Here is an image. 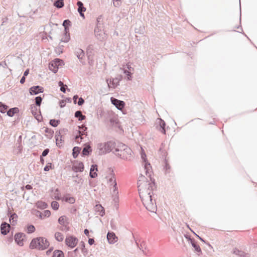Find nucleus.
Here are the masks:
<instances>
[{
	"instance_id": "46",
	"label": "nucleus",
	"mask_w": 257,
	"mask_h": 257,
	"mask_svg": "<svg viewBox=\"0 0 257 257\" xmlns=\"http://www.w3.org/2000/svg\"><path fill=\"white\" fill-rule=\"evenodd\" d=\"M59 190L58 189H56L55 190V192H54V195H55V196H54V198L56 200H59L61 199V198L59 196Z\"/></svg>"
},
{
	"instance_id": "33",
	"label": "nucleus",
	"mask_w": 257,
	"mask_h": 257,
	"mask_svg": "<svg viewBox=\"0 0 257 257\" xmlns=\"http://www.w3.org/2000/svg\"><path fill=\"white\" fill-rule=\"evenodd\" d=\"M71 22L68 20H65L63 22V26L64 27V30L67 34L68 32V27L70 26Z\"/></svg>"
},
{
	"instance_id": "56",
	"label": "nucleus",
	"mask_w": 257,
	"mask_h": 257,
	"mask_svg": "<svg viewBox=\"0 0 257 257\" xmlns=\"http://www.w3.org/2000/svg\"><path fill=\"white\" fill-rule=\"evenodd\" d=\"M48 164H49L50 165H47L46 166H45V167H44V170L45 171H48L50 170V168H51V163H49Z\"/></svg>"
},
{
	"instance_id": "32",
	"label": "nucleus",
	"mask_w": 257,
	"mask_h": 257,
	"mask_svg": "<svg viewBox=\"0 0 257 257\" xmlns=\"http://www.w3.org/2000/svg\"><path fill=\"white\" fill-rule=\"evenodd\" d=\"M95 209L96 211L99 212V214L103 216L104 214V209L101 205H97L95 206Z\"/></svg>"
},
{
	"instance_id": "24",
	"label": "nucleus",
	"mask_w": 257,
	"mask_h": 257,
	"mask_svg": "<svg viewBox=\"0 0 257 257\" xmlns=\"http://www.w3.org/2000/svg\"><path fill=\"white\" fill-rule=\"evenodd\" d=\"M111 185H112L113 187L112 195L115 196L114 198V200H115V199H118V195H117L118 194V190H117L116 182H115L113 183V184H112Z\"/></svg>"
},
{
	"instance_id": "55",
	"label": "nucleus",
	"mask_w": 257,
	"mask_h": 257,
	"mask_svg": "<svg viewBox=\"0 0 257 257\" xmlns=\"http://www.w3.org/2000/svg\"><path fill=\"white\" fill-rule=\"evenodd\" d=\"M110 225H111V228L113 230H115L116 229V226L114 224V219H111V221H110Z\"/></svg>"
},
{
	"instance_id": "37",
	"label": "nucleus",
	"mask_w": 257,
	"mask_h": 257,
	"mask_svg": "<svg viewBox=\"0 0 257 257\" xmlns=\"http://www.w3.org/2000/svg\"><path fill=\"white\" fill-rule=\"evenodd\" d=\"M110 178L108 179V183L110 184V185H111L113 183L116 182L115 178L114 177V173L113 170H111L110 172Z\"/></svg>"
},
{
	"instance_id": "23",
	"label": "nucleus",
	"mask_w": 257,
	"mask_h": 257,
	"mask_svg": "<svg viewBox=\"0 0 257 257\" xmlns=\"http://www.w3.org/2000/svg\"><path fill=\"white\" fill-rule=\"evenodd\" d=\"M66 131V129L63 128L60 130L58 132H57L55 135V139H56V143L57 146H58L59 144V138H60V141H62V136L61 135V134L63 132H65Z\"/></svg>"
},
{
	"instance_id": "42",
	"label": "nucleus",
	"mask_w": 257,
	"mask_h": 257,
	"mask_svg": "<svg viewBox=\"0 0 257 257\" xmlns=\"http://www.w3.org/2000/svg\"><path fill=\"white\" fill-rule=\"evenodd\" d=\"M65 218H66V217L65 216H60L58 220V223L61 225L65 226Z\"/></svg>"
},
{
	"instance_id": "53",
	"label": "nucleus",
	"mask_w": 257,
	"mask_h": 257,
	"mask_svg": "<svg viewBox=\"0 0 257 257\" xmlns=\"http://www.w3.org/2000/svg\"><path fill=\"white\" fill-rule=\"evenodd\" d=\"M49 151H49V149H45V150L43 151V152H42V155H41V157H44L46 156L48 154V153H49Z\"/></svg>"
},
{
	"instance_id": "16",
	"label": "nucleus",
	"mask_w": 257,
	"mask_h": 257,
	"mask_svg": "<svg viewBox=\"0 0 257 257\" xmlns=\"http://www.w3.org/2000/svg\"><path fill=\"white\" fill-rule=\"evenodd\" d=\"M84 52L80 48H76L75 51V55L79 59L80 61L82 63L83 58L84 57Z\"/></svg>"
},
{
	"instance_id": "30",
	"label": "nucleus",
	"mask_w": 257,
	"mask_h": 257,
	"mask_svg": "<svg viewBox=\"0 0 257 257\" xmlns=\"http://www.w3.org/2000/svg\"><path fill=\"white\" fill-rule=\"evenodd\" d=\"M36 206L38 208L44 209L48 207V204L45 202L39 201L36 203Z\"/></svg>"
},
{
	"instance_id": "49",
	"label": "nucleus",
	"mask_w": 257,
	"mask_h": 257,
	"mask_svg": "<svg viewBox=\"0 0 257 257\" xmlns=\"http://www.w3.org/2000/svg\"><path fill=\"white\" fill-rule=\"evenodd\" d=\"M121 5V0H113V6L115 7H118Z\"/></svg>"
},
{
	"instance_id": "18",
	"label": "nucleus",
	"mask_w": 257,
	"mask_h": 257,
	"mask_svg": "<svg viewBox=\"0 0 257 257\" xmlns=\"http://www.w3.org/2000/svg\"><path fill=\"white\" fill-rule=\"evenodd\" d=\"M128 147L122 143H119L118 145L115 147V150L113 153L116 155L117 153H120L121 151L125 150Z\"/></svg>"
},
{
	"instance_id": "13",
	"label": "nucleus",
	"mask_w": 257,
	"mask_h": 257,
	"mask_svg": "<svg viewBox=\"0 0 257 257\" xmlns=\"http://www.w3.org/2000/svg\"><path fill=\"white\" fill-rule=\"evenodd\" d=\"M84 165L82 162H76L72 166V170L75 172H81L84 170Z\"/></svg>"
},
{
	"instance_id": "62",
	"label": "nucleus",
	"mask_w": 257,
	"mask_h": 257,
	"mask_svg": "<svg viewBox=\"0 0 257 257\" xmlns=\"http://www.w3.org/2000/svg\"><path fill=\"white\" fill-rule=\"evenodd\" d=\"M102 22V16H99L97 19V27H98V25Z\"/></svg>"
},
{
	"instance_id": "4",
	"label": "nucleus",
	"mask_w": 257,
	"mask_h": 257,
	"mask_svg": "<svg viewBox=\"0 0 257 257\" xmlns=\"http://www.w3.org/2000/svg\"><path fill=\"white\" fill-rule=\"evenodd\" d=\"M121 79L122 76L119 75L115 78L106 79V81L109 88H114L119 85V81L121 80Z\"/></svg>"
},
{
	"instance_id": "5",
	"label": "nucleus",
	"mask_w": 257,
	"mask_h": 257,
	"mask_svg": "<svg viewBox=\"0 0 257 257\" xmlns=\"http://www.w3.org/2000/svg\"><path fill=\"white\" fill-rule=\"evenodd\" d=\"M132 151L130 148H127L124 150L121 151L120 153H117L116 155L124 160L130 159L132 155Z\"/></svg>"
},
{
	"instance_id": "52",
	"label": "nucleus",
	"mask_w": 257,
	"mask_h": 257,
	"mask_svg": "<svg viewBox=\"0 0 257 257\" xmlns=\"http://www.w3.org/2000/svg\"><path fill=\"white\" fill-rule=\"evenodd\" d=\"M85 101L84 99L82 97L78 98V101L77 104L79 106H81L84 103Z\"/></svg>"
},
{
	"instance_id": "60",
	"label": "nucleus",
	"mask_w": 257,
	"mask_h": 257,
	"mask_svg": "<svg viewBox=\"0 0 257 257\" xmlns=\"http://www.w3.org/2000/svg\"><path fill=\"white\" fill-rule=\"evenodd\" d=\"M66 201H68L71 203H73L74 202L75 200L73 197H70L68 199H66Z\"/></svg>"
},
{
	"instance_id": "43",
	"label": "nucleus",
	"mask_w": 257,
	"mask_h": 257,
	"mask_svg": "<svg viewBox=\"0 0 257 257\" xmlns=\"http://www.w3.org/2000/svg\"><path fill=\"white\" fill-rule=\"evenodd\" d=\"M42 101V98L39 96L35 98V103L37 106H40Z\"/></svg>"
},
{
	"instance_id": "11",
	"label": "nucleus",
	"mask_w": 257,
	"mask_h": 257,
	"mask_svg": "<svg viewBox=\"0 0 257 257\" xmlns=\"http://www.w3.org/2000/svg\"><path fill=\"white\" fill-rule=\"evenodd\" d=\"M232 253L237 255L238 257H249V254L246 253L238 248L235 247L232 251Z\"/></svg>"
},
{
	"instance_id": "7",
	"label": "nucleus",
	"mask_w": 257,
	"mask_h": 257,
	"mask_svg": "<svg viewBox=\"0 0 257 257\" xmlns=\"http://www.w3.org/2000/svg\"><path fill=\"white\" fill-rule=\"evenodd\" d=\"M110 99L112 104H113L118 109L121 110L124 108L125 106V103L124 101L113 97H111Z\"/></svg>"
},
{
	"instance_id": "41",
	"label": "nucleus",
	"mask_w": 257,
	"mask_h": 257,
	"mask_svg": "<svg viewBox=\"0 0 257 257\" xmlns=\"http://www.w3.org/2000/svg\"><path fill=\"white\" fill-rule=\"evenodd\" d=\"M51 206L54 210H57L59 208V204L57 201H53L51 202Z\"/></svg>"
},
{
	"instance_id": "29",
	"label": "nucleus",
	"mask_w": 257,
	"mask_h": 257,
	"mask_svg": "<svg viewBox=\"0 0 257 257\" xmlns=\"http://www.w3.org/2000/svg\"><path fill=\"white\" fill-rule=\"evenodd\" d=\"M75 117L78 118V120L82 121L85 119L86 116L82 114V112L80 110H77L75 112Z\"/></svg>"
},
{
	"instance_id": "25",
	"label": "nucleus",
	"mask_w": 257,
	"mask_h": 257,
	"mask_svg": "<svg viewBox=\"0 0 257 257\" xmlns=\"http://www.w3.org/2000/svg\"><path fill=\"white\" fill-rule=\"evenodd\" d=\"M78 128H79V130L78 131V133L79 135H80V136H83V135L87 136V133H84L87 129V127L85 125H82L81 126H78Z\"/></svg>"
},
{
	"instance_id": "20",
	"label": "nucleus",
	"mask_w": 257,
	"mask_h": 257,
	"mask_svg": "<svg viewBox=\"0 0 257 257\" xmlns=\"http://www.w3.org/2000/svg\"><path fill=\"white\" fill-rule=\"evenodd\" d=\"M136 243L138 246V247L142 251L143 253L145 255H147V252L145 250L147 249V245L146 243L144 241H142L140 244H139L137 241H136Z\"/></svg>"
},
{
	"instance_id": "27",
	"label": "nucleus",
	"mask_w": 257,
	"mask_h": 257,
	"mask_svg": "<svg viewBox=\"0 0 257 257\" xmlns=\"http://www.w3.org/2000/svg\"><path fill=\"white\" fill-rule=\"evenodd\" d=\"M72 178L73 179V182H74L76 184H80L82 185L83 183V180L82 177L79 175H76V176H73Z\"/></svg>"
},
{
	"instance_id": "15",
	"label": "nucleus",
	"mask_w": 257,
	"mask_h": 257,
	"mask_svg": "<svg viewBox=\"0 0 257 257\" xmlns=\"http://www.w3.org/2000/svg\"><path fill=\"white\" fill-rule=\"evenodd\" d=\"M106 151V153L111 151L113 149H115L116 147V144L111 141L107 142L104 143Z\"/></svg>"
},
{
	"instance_id": "39",
	"label": "nucleus",
	"mask_w": 257,
	"mask_h": 257,
	"mask_svg": "<svg viewBox=\"0 0 257 257\" xmlns=\"http://www.w3.org/2000/svg\"><path fill=\"white\" fill-rule=\"evenodd\" d=\"M17 217H18V216L15 213L10 214V222H11V221L12 220V225H15L16 221V219L17 218Z\"/></svg>"
},
{
	"instance_id": "12",
	"label": "nucleus",
	"mask_w": 257,
	"mask_h": 257,
	"mask_svg": "<svg viewBox=\"0 0 257 257\" xmlns=\"http://www.w3.org/2000/svg\"><path fill=\"white\" fill-rule=\"evenodd\" d=\"M156 124L157 125V129H158L163 134H166V130H165L166 123H165V122L161 118H160V119H159L158 121L157 122Z\"/></svg>"
},
{
	"instance_id": "51",
	"label": "nucleus",
	"mask_w": 257,
	"mask_h": 257,
	"mask_svg": "<svg viewBox=\"0 0 257 257\" xmlns=\"http://www.w3.org/2000/svg\"><path fill=\"white\" fill-rule=\"evenodd\" d=\"M97 171V165H92L91 166L90 172H93L94 171Z\"/></svg>"
},
{
	"instance_id": "6",
	"label": "nucleus",
	"mask_w": 257,
	"mask_h": 257,
	"mask_svg": "<svg viewBox=\"0 0 257 257\" xmlns=\"http://www.w3.org/2000/svg\"><path fill=\"white\" fill-rule=\"evenodd\" d=\"M78 241V239L73 236H67L65 239L66 244L72 248L77 245Z\"/></svg>"
},
{
	"instance_id": "17",
	"label": "nucleus",
	"mask_w": 257,
	"mask_h": 257,
	"mask_svg": "<svg viewBox=\"0 0 257 257\" xmlns=\"http://www.w3.org/2000/svg\"><path fill=\"white\" fill-rule=\"evenodd\" d=\"M77 5L78 6V12H79L81 17L84 18V14L83 13L85 11L86 9L83 6V4L80 2L78 1L77 3Z\"/></svg>"
},
{
	"instance_id": "50",
	"label": "nucleus",
	"mask_w": 257,
	"mask_h": 257,
	"mask_svg": "<svg viewBox=\"0 0 257 257\" xmlns=\"http://www.w3.org/2000/svg\"><path fill=\"white\" fill-rule=\"evenodd\" d=\"M66 89L68 91H70V89L67 88V86L66 85H64L63 86H61L60 87V90L63 93L66 92Z\"/></svg>"
},
{
	"instance_id": "14",
	"label": "nucleus",
	"mask_w": 257,
	"mask_h": 257,
	"mask_svg": "<svg viewBox=\"0 0 257 257\" xmlns=\"http://www.w3.org/2000/svg\"><path fill=\"white\" fill-rule=\"evenodd\" d=\"M11 226L7 222H3L1 226V230L2 234L6 235L10 231Z\"/></svg>"
},
{
	"instance_id": "31",
	"label": "nucleus",
	"mask_w": 257,
	"mask_h": 257,
	"mask_svg": "<svg viewBox=\"0 0 257 257\" xmlns=\"http://www.w3.org/2000/svg\"><path fill=\"white\" fill-rule=\"evenodd\" d=\"M54 6L57 8H62L64 7V0H56L54 3Z\"/></svg>"
},
{
	"instance_id": "22",
	"label": "nucleus",
	"mask_w": 257,
	"mask_h": 257,
	"mask_svg": "<svg viewBox=\"0 0 257 257\" xmlns=\"http://www.w3.org/2000/svg\"><path fill=\"white\" fill-rule=\"evenodd\" d=\"M92 150L89 145L85 144L84 147L83 148L82 154L83 156H88L89 155L90 153L91 152Z\"/></svg>"
},
{
	"instance_id": "2",
	"label": "nucleus",
	"mask_w": 257,
	"mask_h": 257,
	"mask_svg": "<svg viewBox=\"0 0 257 257\" xmlns=\"http://www.w3.org/2000/svg\"><path fill=\"white\" fill-rule=\"evenodd\" d=\"M49 246L48 240L43 237H38L33 239L30 244L31 249L44 250Z\"/></svg>"
},
{
	"instance_id": "28",
	"label": "nucleus",
	"mask_w": 257,
	"mask_h": 257,
	"mask_svg": "<svg viewBox=\"0 0 257 257\" xmlns=\"http://www.w3.org/2000/svg\"><path fill=\"white\" fill-rule=\"evenodd\" d=\"M18 111H19V108L18 107H13V108H10L7 111V115L10 117H12L15 115V114L17 113Z\"/></svg>"
},
{
	"instance_id": "38",
	"label": "nucleus",
	"mask_w": 257,
	"mask_h": 257,
	"mask_svg": "<svg viewBox=\"0 0 257 257\" xmlns=\"http://www.w3.org/2000/svg\"><path fill=\"white\" fill-rule=\"evenodd\" d=\"M55 238L57 241L60 242L63 240L64 237L61 232H57L55 234Z\"/></svg>"
},
{
	"instance_id": "45",
	"label": "nucleus",
	"mask_w": 257,
	"mask_h": 257,
	"mask_svg": "<svg viewBox=\"0 0 257 257\" xmlns=\"http://www.w3.org/2000/svg\"><path fill=\"white\" fill-rule=\"evenodd\" d=\"M27 230L28 233H31L35 231V228L33 225H30L28 226Z\"/></svg>"
},
{
	"instance_id": "36",
	"label": "nucleus",
	"mask_w": 257,
	"mask_h": 257,
	"mask_svg": "<svg viewBox=\"0 0 257 257\" xmlns=\"http://www.w3.org/2000/svg\"><path fill=\"white\" fill-rule=\"evenodd\" d=\"M72 151H73L72 155H73V157L74 158H76L80 153V148L78 147H75L73 148Z\"/></svg>"
},
{
	"instance_id": "54",
	"label": "nucleus",
	"mask_w": 257,
	"mask_h": 257,
	"mask_svg": "<svg viewBox=\"0 0 257 257\" xmlns=\"http://www.w3.org/2000/svg\"><path fill=\"white\" fill-rule=\"evenodd\" d=\"M66 100H61L60 101L59 105L61 108L64 107L66 105Z\"/></svg>"
},
{
	"instance_id": "26",
	"label": "nucleus",
	"mask_w": 257,
	"mask_h": 257,
	"mask_svg": "<svg viewBox=\"0 0 257 257\" xmlns=\"http://www.w3.org/2000/svg\"><path fill=\"white\" fill-rule=\"evenodd\" d=\"M37 213V215H39L41 219H44V217H49L51 215V212L48 210H45L43 214L40 211H38Z\"/></svg>"
},
{
	"instance_id": "35",
	"label": "nucleus",
	"mask_w": 257,
	"mask_h": 257,
	"mask_svg": "<svg viewBox=\"0 0 257 257\" xmlns=\"http://www.w3.org/2000/svg\"><path fill=\"white\" fill-rule=\"evenodd\" d=\"M60 123L59 119H52L49 121V124L53 127H57Z\"/></svg>"
},
{
	"instance_id": "44",
	"label": "nucleus",
	"mask_w": 257,
	"mask_h": 257,
	"mask_svg": "<svg viewBox=\"0 0 257 257\" xmlns=\"http://www.w3.org/2000/svg\"><path fill=\"white\" fill-rule=\"evenodd\" d=\"M123 73L127 76V80H132V73L131 71L127 70H124Z\"/></svg>"
},
{
	"instance_id": "61",
	"label": "nucleus",
	"mask_w": 257,
	"mask_h": 257,
	"mask_svg": "<svg viewBox=\"0 0 257 257\" xmlns=\"http://www.w3.org/2000/svg\"><path fill=\"white\" fill-rule=\"evenodd\" d=\"M94 239L93 238H89L88 239V243L89 245H91L94 243Z\"/></svg>"
},
{
	"instance_id": "40",
	"label": "nucleus",
	"mask_w": 257,
	"mask_h": 257,
	"mask_svg": "<svg viewBox=\"0 0 257 257\" xmlns=\"http://www.w3.org/2000/svg\"><path fill=\"white\" fill-rule=\"evenodd\" d=\"M8 108V106L5 104V103L0 102V111L2 113H4L6 112V110Z\"/></svg>"
},
{
	"instance_id": "48",
	"label": "nucleus",
	"mask_w": 257,
	"mask_h": 257,
	"mask_svg": "<svg viewBox=\"0 0 257 257\" xmlns=\"http://www.w3.org/2000/svg\"><path fill=\"white\" fill-rule=\"evenodd\" d=\"M45 132L46 133H48L50 135V138L52 137L54 133V131L52 129L49 128H46Z\"/></svg>"
},
{
	"instance_id": "19",
	"label": "nucleus",
	"mask_w": 257,
	"mask_h": 257,
	"mask_svg": "<svg viewBox=\"0 0 257 257\" xmlns=\"http://www.w3.org/2000/svg\"><path fill=\"white\" fill-rule=\"evenodd\" d=\"M189 239L191 241L192 246L193 247V248L195 249V251L198 253V254L201 253L202 251L201 248L200 247L199 245L197 244L195 240L191 238H189Z\"/></svg>"
},
{
	"instance_id": "9",
	"label": "nucleus",
	"mask_w": 257,
	"mask_h": 257,
	"mask_svg": "<svg viewBox=\"0 0 257 257\" xmlns=\"http://www.w3.org/2000/svg\"><path fill=\"white\" fill-rule=\"evenodd\" d=\"M44 91V88L39 85L31 87L29 89V92L31 95H37Z\"/></svg>"
},
{
	"instance_id": "21",
	"label": "nucleus",
	"mask_w": 257,
	"mask_h": 257,
	"mask_svg": "<svg viewBox=\"0 0 257 257\" xmlns=\"http://www.w3.org/2000/svg\"><path fill=\"white\" fill-rule=\"evenodd\" d=\"M97 149L99 155H103L106 153L104 143H100L97 145Z\"/></svg>"
},
{
	"instance_id": "57",
	"label": "nucleus",
	"mask_w": 257,
	"mask_h": 257,
	"mask_svg": "<svg viewBox=\"0 0 257 257\" xmlns=\"http://www.w3.org/2000/svg\"><path fill=\"white\" fill-rule=\"evenodd\" d=\"M89 176L92 178H95L97 176V174L96 172H90Z\"/></svg>"
},
{
	"instance_id": "1",
	"label": "nucleus",
	"mask_w": 257,
	"mask_h": 257,
	"mask_svg": "<svg viewBox=\"0 0 257 257\" xmlns=\"http://www.w3.org/2000/svg\"><path fill=\"white\" fill-rule=\"evenodd\" d=\"M152 183L145 176L141 175L138 181L140 197L146 208L152 212H156L157 207L155 199L153 197Z\"/></svg>"
},
{
	"instance_id": "58",
	"label": "nucleus",
	"mask_w": 257,
	"mask_h": 257,
	"mask_svg": "<svg viewBox=\"0 0 257 257\" xmlns=\"http://www.w3.org/2000/svg\"><path fill=\"white\" fill-rule=\"evenodd\" d=\"M141 158L144 162H146L147 161V156L145 153H142L141 154Z\"/></svg>"
},
{
	"instance_id": "10",
	"label": "nucleus",
	"mask_w": 257,
	"mask_h": 257,
	"mask_svg": "<svg viewBox=\"0 0 257 257\" xmlns=\"http://www.w3.org/2000/svg\"><path fill=\"white\" fill-rule=\"evenodd\" d=\"M107 239L109 243L114 244L117 241L118 237L113 232L108 231L107 234Z\"/></svg>"
},
{
	"instance_id": "3",
	"label": "nucleus",
	"mask_w": 257,
	"mask_h": 257,
	"mask_svg": "<svg viewBox=\"0 0 257 257\" xmlns=\"http://www.w3.org/2000/svg\"><path fill=\"white\" fill-rule=\"evenodd\" d=\"M63 65L64 63L62 60L56 58L50 63L49 67L51 71L56 73L58 71L59 67Z\"/></svg>"
},
{
	"instance_id": "64",
	"label": "nucleus",
	"mask_w": 257,
	"mask_h": 257,
	"mask_svg": "<svg viewBox=\"0 0 257 257\" xmlns=\"http://www.w3.org/2000/svg\"><path fill=\"white\" fill-rule=\"evenodd\" d=\"M109 122H110V123L111 125H113L114 124V123H116L115 120H114V119L113 118H111L109 120Z\"/></svg>"
},
{
	"instance_id": "34",
	"label": "nucleus",
	"mask_w": 257,
	"mask_h": 257,
	"mask_svg": "<svg viewBox=\"0 0 257 257\" xmlns=\"http://www.w3.org/2000/svg\"><path fill=\"white\" fill-rule=\"evenodd\" d=\"M63 252L61 250H55L53 253L52 257H64Z\"/></svg>"
},
{
	"instance_id": "47",
	"label": "nucleus",
	"mask_w": 257,
	"mask_h": 257,
	"mask_svg": "<svg viewBox=\"0 0 257 257\" xmlns=\"http://www.w3.org/2000/svg\"><path fill=\"white\" fill-rule=\"evenodd\" d=\"M65 36L61 39V42H68L69 40H70V36L68 35L67 36V34H66V32H65Z\"/></svg>"
},
{
	"instance_id": "63",
	"label": "nucleus",
	"mask_w": 257,
	"mask_h": 257,
	"mask_svg": "<svg viewBox=\"0 0 257 257\" xmlns=\"http://www.w3.org/2000/svg\"><path fill=\"white\" fill-rule=\"evenodd\" d=\"M77 99H78V96L77 95H75L73 96V100L74 104L76 103Z\"/></svg>"
},
{
	"instance_id": "59",
	"label": "nucleus",
	"mask_w": 257,
	"mask_h": 257,
	"mask_svg": "<svg viewBox=\"0 0 257 257\" xmlns=\"http://www.w3.org/2000/svg\"><path fill=\"white\" fill-rule=\"evenodd\" d=\"M150 164H149V163H148V164H147V163H146V164L145 165V169L146 170V173L147 175L148 173V168L150 167Z\"/></svg>"
},
{
	"instance_id": "8",
	"label": "nucleus",
	"mask_w": 257,
	"mask_h": 257,
	"mask_svg": "<svg viewBox=\"0 0 257 257\" xmlns=\"http://www.w3.org/2000/svg\"><path fill=\"white\" fill-rule=\"evenodd\" d=\"M25 234L23 233H17L15 235V240L16 242L20 246H23V241L25 239Z\"/></svg>"
}]
</instances>
